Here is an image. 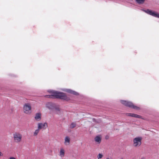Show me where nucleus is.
<instances>
[{
	"instance_id": "obj_13",
	"label": "nucleus",
	"mask_w": 159,
	"mask_h": 159,
	"mask_svg": "<svg viewBox=\"0 0 159 159\" xmlns=\"http://www.w3.org/2000/svg\"><path fill=\"white\" fill-rule=\"evenodd\" d=\"M94 140L96 142L100 143L101 142V138L99 136H97L95 138Z\"/></svg>"
},
{
	"instance_id": "obj_6",
	"label": "nucleus",
	"mask_w": 159,
	"mask_h": 159,
	"mask_svg": "<svg viewBox=\"0 0 159 159\" xmlns=\"http://www.w3.org/2000/svg\"><path fill=\"white\" fill-rule=\"evenodd\" d=\"M56 104L54 103L49 102L47 103L46 107L50 110L53 111L56 106Z\"/></svg>"
},
{
	"instance_id": "obj_8",
	"label": "nucleus",
	"mask_w": 159,
	"mask_h": 159,
	"mask_svg": "<svg viewBox=\"0 0 159 159\" xmlns=\"http://www.w3.org/2000/svg\"><path fill=\"white\" fill-rule=\"evenodd\" d=\"M62 90L66 92L67 93L73 94L76 95H77L79 94V93L76 92L69 89H62Z\"/></svg>"
},
{
	"instance_id": "obj_4",
	"label": "nucleus",
	"mask_w": 159,
	"mask_h": 159,
	"mask_svg": "<svg viewBox=\"0 0 159 159\" xmlns=\"http://www.w3.org/2000/svg\"><path fill=\"white\" fill-rule=\"evenodd\" d=\"M142 138L137 137L133 139V145L135 147H139L141 144Z\"/></svg>"
},
{
	"instance_id": "obj_19",
	"label": "nucleus",
	"mask_w": 159,
	"mask_h": 159,
	"mask_svg": "<svg viewBox=\"0 0 159 159\" xmlns=\"http://www.w3.org/2000/svg\"><path fill=\"white\" fill-rule=\"evenodd\" d=\"M141 10L142 11H143L146 13L149 14V9H147V10H145L144 9H141Z\"/></svg>"
},
{
	"instance_id": "obj_3",
	"label": "nucleus",
	"mask_w": 159,
	"mask_h": 159,
	"mask_svg": "<svg viewBox=\"0 0 159 159\" xmlns=\"http://www.w3.org/2000/svg\"><path fill=\"white\" fill-rule=\"evenodd\" d=\"M24 112L26 114H30L31 112V108L30 104L28 103H25L23 106Z\"/></svg>"
},
{
	"instance_id": "obj_24",
	"label": "nucleus",
	"mask_w": 159,
	"mask_h": 159,
	"mask_svg": "<svg viewBox=\"0 0 159 159\" xmlns=\"http://www.w3.org/2000/svg\"><path fill=\"white\" fill-rule=\"evenodd\" d=\"M141 159H145V158L144 157H142L141 158Z\"/></svg>"
},
{
	"instance_id": "obj_14",
	"label": "nucleus",
	"mask_w": 159,
	"mask_h": 159,
	"mask_svg": "<svg viewBox=\"0 0 159 159\" xmlns=\"http://www.w3.org/2000/svg\"><path fill=\"white\" fill-rule=\"evenodd\" d=\"M64 154L65 152L64 150L62 148H61L60 152V156L62 157L64 156Z\"/></svg>"
},
{
	"instance_id": "obj_1",
	"label": "nucleus",
	"mask_w": 159,
	"mask_h": 159,
	"mask_svg": "<svg viewBox=\"0 0 159 159\" xmlns=\"http://www.w3.org/2000/svg\"><path fill=\"white\" fill-rule=\"evenodd\" d=\"M48 92L51 93V95H46L45 97L49 98H60L64 100H68V98L66 96L65 93L56 91L53 90H49Z\"/></svg>"
},
{
	"instance_id": "obj_10",
	"label": "nucleus",
	"mask_w": 159,
	"mask_h": 159,
	"mask_svg": "<svg viewBox=\"0 0 159 159\" xmlns=\"http://www.w3.org/2000/svg\"><path fill=\"white\" fill-rule=\"evenodd\" d=\"M126 115L127 116H131V117H134L135 118H141V116L138 115H137V114H135L127 113L126 114Z\"/></svg>"
},
{
	"instance_id": "obj_9",
	"label": "nucleus",
	"mask_w": 159,
	"mask_h": 159,
	"mask_svg": "<svg viewBox=\"0 0 159 159\" xmlns=\"http://www.w3.org/2000/svg\"><path fill=\"white\" fill-rule=\"evenodd\" d=\"M150 15L154 17L159 18V13L157 12L150 10Z\"/></svg>"
},
{
	"instance_id": "obj_16",
	"label": "nucleus",
	"mask_w": 159,
	"mask_h": 159,
	"mask_svg": "<svg viewBox=\"0 0 159 159\" xmlns=\"http://www.w3.org/2000/svg\"><path fill=\"white\" fill-rule=\"evenodd\" d=\"M70 142V139L67 136L65 138V143L66 144H67L66 143H68V144H69Z\"/></svg>"
},
{
	"instance_id": "obj_20",
	"label": "nucleus",
	"mask_w": 159,
	"mask_h": 159,
	"mask_svg": "<svg viewBox=\"0 0 159 159\" xmlns=\"http://www.w3.org/2000/svg\"><path fill=\"white\" fill-rule=\"evenodd\" d=\"M103 157V155L99 153L98 156H97V158L98 159H100L101 158H102V157Z\"/></svg>"
},
{
	"instance_id": "obj_11",
	"label": "nucleus",
	"mask_w": 159,
	"mask_h": 159,
	"mask_svg": "<svg viewBox=\"0 0 159 159\" xmlns=\"http://www.w3.org/2000/svg\"><path fill=\"white\" fill-rule=\"evenodd\" d=\"M35 119L37 121H39L41 120V114L40 113H37L35 114L34 117Z\"/></svg>"
},
{
	"instance_id": "obj_23",
	"label": "nucleus",
	"mask_w": 159,
	"mask_h": 159,
	"mask_svg": "<svg viewBox=\"0 0 159 159\" xmlns=\"http://www.w3.org/2000/svg\"><path fill=\"white\" fill-rule=\"evenodd\" d=\"M2 153L0 152V156H2Z\"/></svg>"
},
{
	"instance_id": "obj_21",
	"label": "nucleus",
	"mask_w": 159,
	"mask_h": 159,
	"mask_svg": "<svg viewBox=\"0 0 159 159\" xmlns=\"http://www.w3.org/2000/svg\"><path fill=\"white\" fill-rule=\"evenodd\" d=\"M10 159H16L14 157H10Z\"/></svg>"
},
{
	"instance_id": "obj_5",
	"label": "nucleus",
	"mask_w": 159,
	"mask_h": 159,
	"mask_svg": "<svg viewBox=\"0 0 159 159\" xmlns=\"http://www.w3.org/2000/svg\"><path fill=\"white\" fill-rule=\"evenodd\" d=\"M14 140L16 142L18 143L20 142L22 138V135L18 132H16L13 135Z\"/></svg>"
},
{
	"instance_id": "obj_18",
	"label": "nucleus",
	"mask_w": 159,
	"mask_h": 159,
	"mask_svg": "<svg viewBox=\"0 0 159 159\" xmlns=\"http://www.w3.org/2000/svg\"><path fill=\"white\" fill-rule=\"evenodd\" d=\"M76 126V124L75 123L73 122L71 123V124L70 126V128L73 129Z\"/></svg>"
},
{
	"instance_id": "obj_7",
	"label": "nucleus",
	"mask_w": 159,
	"mask_h": 159,
	"mask_svg": "<svg viewBox=\"0 0 159 159\" xmlns=\"http://www.w3.org/2000/svg\"><path fill=\"white\" fill-rule=\"evenodd\" d=\"M48 126L47 123L45 122L44 124L41 123H39L38 124V128L40 130L41 129H45Z\"/></svg>"
},
{
	"instance_id": "obj_2",
	"label": "nucleus",
	"mask_w": 159,
	"mask_h": 159,
	"mask_svg": "<svg viewBox=\"0 0 159 159\" xmlns=\"http://www.w3.org/2000/svg\"><path fill=\"white\" fill-rule=\"evenodd\" d=\"M120 102L126 106L137 110L139 109V107L134 105L133 104L130 102L121 100L120 101Z\"/></svg>"
},
{
	"instance_id": "obj_12",
	"label": "nucleus",
	"mask_w": 159,
	"mask_h": 159,
	"mask_svg": "<svg viewBox=\"0 0 159 159\" xmlns=\"http://www.w3.org/2000/svg\"><path fill=\"white\" fill-rule=\"evenodd\" d=\"M53 111H54L57 114L59 115L60 114V109L59 108L58 106L57 105H56Z\"/></svg>"
},
{
	"instance_id": "obj_17",
	"label": "nucleus",
	"mask_w": 159,
	"mask_h": 159,
	"mask_svg": "<svg viewBox=\"0 0 159 159\" xmlns=\"http://www.w3.org/2000/svg\"><path fill=\"white\" fill-rule=\"evenodd\" d=\"M39 130L40 129H39L38 128V129H36L34 132V136H36L39 132Z\"/></svg>"
},
{
	"instance_id": "obj_26",
	"label": "nucleus",
	"mask_w": 159,
	"mask_h": 159,
	"mask_svg": "<svg viewBox=\"0 0 159 159\" xmlns=\"http://www.w3.org/2000/svg\"><path fill=\"white\" fill-rule=\"evenodd\" d=\"M132 159H135L134 158H133Z\"/></svg>"
},
{
	"instance_id": "obj_25",
	"label": "nucleus",
	"mask_w": 159,
	"mask_h": 159,
	"mask_svg": "<svg viewBox=\"0 0 159 159\" xmlns=\"http://www.w3.org/2000/svg\"><path fill=\"white\" fill-rule=\"evenodd\" d=\"M106 139H107V137H106Z\"/></svg>"
},
{
	"instance_id": "obj_22",
	"label": "nucleus",
	"mask_w": 159,
	"mask_h": 159,
	"mask_svg": "<svg viewBox=\"0 0 159 159\" xmlns=\"http://www.w3.org/2000/svg\"><path fill=\"white\" fill-rule=\"evenodd\" d=\"M106 159H112V158L111 157H110V158L107 157L106 158Z\"/></svg>"
},
{
	"instance_id": "obj_15",
	"label": "nucleus",
	"mask_w": 159,
	"mask_h": 159,
	"mask_svg": "<svg viewBox=\"0 0 159 159\" xmlns=\"http://www.w3.org/2000/svg\"><path fill=\"white\" fill-rule=\"evenodd\" d=\"M145 0H135L136 2L139 4H142L143 3Z\"/></svg>"
}]
</instances>
